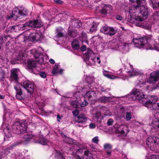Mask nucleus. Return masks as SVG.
<instances>
[{
  "instance_id": "nucleus-1",
  "label": "nucleus",
  "mask_w": 159,
  "mask_h": 159,
  "mask_svg": "<svg viewBox=\"0 0 159 159\" xmlns=\"http://www.w3.org/2000/svg\"><path fill=\"white\" fill-rule=\"evenodd\" d=\"M137 5H134L129 10L130 15L133 14L138 10L139 11V15L135 17V19L138 21H142L146 19L148 17V11L147 7L145 5V0H137Z\"/></svg>"
},
{
  "instance_id": "nucleus-2",
  "label": "nucleus",
  "mask_w": 159,
  "mask_h": 159,
  "mask_svg": "<svg viewBox=\"0 0 159 159\" xmlns=\"http://www.w3.org/2000/svg\"><path fill=\"white\" fill-rule=\"evenodd\" d=\"M128 98L132 99H157L156 96L147 95H145L144 93L141 90L136 88L133 89L128 95L124 96L116 97L110 96L107 97H104L103 99H109L112 98Z\"/></svg>"
},
{
  "instance_id": "nucleus-3",
  "label": "nucleus",
  "mask_w": 159,
  "mask_h": 159,
  "mask_svg": "<svg viewBox=\"0 0 159 159\" xmlns=\"http://www.w3.org/2000/svg\"><path fill=\"white\" fill-rule=\"evenodd\" d=\"M153 42H154V40L152 39V37L148 39L145 37H138L133 39L134 47L139 48L151 49Z\"/></svg>"
},
{
  "instance_id": "nucleus-4",
  "label": "nucleus",
  "mask_w": 159,
  "mask_h": 159,
  "mask_svg": "<svg viewBox=\"0 0 159 159\" xmlns=\"http://www.w3.org/2000/svg\"><path fill=\"white\" fill-rule=\"evenodd\" d=\"M139 101V102L142 104L143 106H144L148 108H149L151 110H153L154 109V106L155 107V105H157V106L159 108V103H157L155 104L156 102V100H152V101H151V100H138ZM154 116L155 119H154L152 122V127L155 129L159 128V111L157 112L155 115Z\"/></svg>"
},
{
  "instance_id": "nucleus-5",
  "label": "nucleus",
  "mask_w": 159,
  "mask_h": 159,
  "mask_svg": "<svg viewBox=\"0 0 159 159\" xmlns=\"http://www.w3.org/2000/svg\"><path fill=\"white\" fill-rule=\"evenodd\" d=\"M20 71L18 69H13L11 71V75L10 77V80L16 84L14 86V88L16 91V97L17 99H22L20 96L22 94V91L20 87V84L18 81V74Z\"/></svg>"
},
{
  "instance_id": "nucleus-6",
  "label": "nucleus",
  "mask_w": 159,
  "mask_h": 159,
  "mask_svg": "<svg viewBox=\"0 0 159 159\" xmlns=\"http://www.w3.org/2000/svg\"><path fill=\"white\" fill-rule=\"evenodd\" d=\"M41 50H43L41 47H39L38 50L34 49L30 51L31 54H33L36 59V61L40 64H43L46 61L47 56L45 54L42 53Z\"/></svg>"
},
{
  "instance_id": "nucleus-7",
  "label": "nucleus",
  "mask_w": 159,
  "mask_h": 159,
  "mask_svg": "<svg viewBox=\"0 0 159 159\" xmlns=\"http://www.w3.org/2000/svg\"><path fill=\"white\" fill-rule=\"evenodd\" d=\"M13 133L17 134L24 133L26 132V124L21 121H16L12 126Z\"/></svg>"
},
{
  "instance_id": "nucleus-8",
  "label": "nucleus",
  "mask_w": 159,
  "mask_h": 159,
  "mask_svg": "<svg viewBox=\"0 0 159 159\" xmlns=\"http://www.w3.org/2000/svg\"><path fill=\"white\" fill-rule=\"evenodd\" d=\"M28 14V11L24 8H20L17 7L14 8L12 11V14L9 18H13L16 20L18 18L20 19Z\"/></svg>"
},
{
  "instance_id": "nucleus-9",
  "label": "nucleus",
  "mask_w": 159,
  "mask_h": 159,
  "mask_svg": "<svg viewBox=\"0 0 159 159\" xmlns=\"http://www.w3.org/2000/svg\"><path fill=\"white\" fill-rule=\"evenodd\" d=\"M97 55L94 54L93 51L89 49L88 50V52L85 53V61L87 64H88V61L90 63V64H93L97 62L98 64L101 63L100 58Z\"/></svg>"
},
{
  "instance_id": "nucleus-10",
  "label": "nucleus",
  "mask_w": 159,
  "mask_h": 159,
  "mask_svg": "<svg viewBox=\"0 0 159 159\" xmlns=\"http://www.w3.org/2000/svg\"><path fill=\"white\" fill-rule=\"evenodd\" d=\"M89 89H92V88H91V87L89 86V85H87L83 87L81 85V87L79 86L77 88V91H80V93L81 95H81H83V92H84V93L86 92V94L84 96V98H90L93 95L94 92L93 91L89 90Z\"/></svg>"
},
{
  "instance_id": "nucleus-11",
  "label": "nucleus",
  "mask_w": 159,
  "mask_h": 159,
  "mask_svg": "<svg viewBox=\"0 0 159 159\" xmlns=\"http://www.w3.org/2000/svg\"><path fill=\"white\" fill-rule=\"evenodd\" d=\"M14 55L16 56V57H14L11 61L12 64H15L17 63H19V61H23L27 56L26 52L24 50L19 51L18 52H15Z\"/></svg>"
},
{
  "instance_id": "nucleus-12",
  "label": "nucleus",
  "mask_w": 159,
  "mask_h": 159,
  "mask_svg": "<svg viewBox=\"0 0 159 159\" xmlns=\"http://www.w3.org/2000/svg\"><path fill=\"white\" fill-rule=\"evenodd\" d=\"M43 25L42 23L39 20H31L23 25V30L27 29V27L39 28Z\"/></svg>"
},
{
  "instance_id": "nucleus-13",
  "label": "nucleus",
  "mask_w": 159,
  "mask_h": 159,
  "mask_svg": "<svg viewBox=\"0 0 159 159\" xmlns=\"http://www.w3.org/2000/svg\"><path fill=\"white\" fill-rule=\"evenodd\" d=\"M21 85L25 89L27 92L30 94L33 93L34 89V85L33 82L26 80L23 82H22Z\"/></svg>"
},
{
  "instance_id": "nucleus-14",
  "label": "nucleus",
  "mask_w": 159,
  "mask_h": 159,
  "mask_svg": "<svg viewBox=\"0 0 159 159\" xmlns=\"http://www.w3.org/2000/svg\"><path fill=\"white\" fill-rule=\"evenodd\" d=\"M28 39L26 40V42L29 40L32 41H37L41 40V39L43 38V36L40 32H38L36 33H31L28 37Z\"/></svg>"
},
{
  "instance_id": "nucleus-15",
  "label": "nucleus",
  "mask_w": 159,
  "mask_h": 159,
  "mask_svg": "<svg viewBox=\"0 0 159 159\" xmlns=\"http://www.w3.org/2000/svg\"><path fill=\"white\" fill-rule=\"evenodd\" d=\"M100 31L102 33L109 35H113L116 33V30L113 28L106 26L102 27L100 29Z\"/></svg>"
},
{
  "instance_id": "nucleus-16",
  "label": "nucleus",
  "mask_w": 159,
  "mask_h": 159,
  "mask_svg": "<svg viewBox=\"0 0 159 159\" xmlns=\"http://www.w3.org/2000/svg\"><path fill=\"white\" fill-rule=\"evenodd\" d=\"M124 72H125L127 73L128 76L129 77H132L134 76L139 75L140 73L136 70H134L133 66L130 65H129L127 68H125L123 71Z\"/></svg>"
},
{
  "instance_id": "nucleus-17",
  "label": "nucleus",
  "mask_w": 159,
  "mask_h": 159,
  "mask_svg": "<svg viewBox=\"0 0 159 159\" xmlns=\"http://www.w3.org/2000/svg\"><path fill=\"white\" fill-rule=\"evenodd\" d=\"M157 141L155 140L152 137L150 136L147 139L146 141V144L148 148H150L151 150L153 151L156 149L155 148V146L156 145Z\"/></svg>"
},
{
  "instance_id": "nucleus-18",
  "label": "nucleus",
  "mask_w": 159,
  "mask_h": 159,
  "mask_svg": "<svg viewBox=\"0 0 159 159\" xmlns=\"http://www.w3.org/2000/svg\"><path fill=\"white\" fill-rule=\"evenodd\" d=\"M159 78V70L152 72L151 73L149 80L147 81L149 83H154L157 81Z\"/></svg>"
},
{
  "instance_id": "nucleus-19",
  "label": "nucleus",
  "mask_w": 159,
  "mask_h": 159,
  "mask_svg": "<svg viewBox=\"0 0 159 159\" xmlns=\"http://www.w3.org/2000/svg\"><path fill=\"white\" fill-rule=\"evenodd\" d=\"M112 11V8L111 5H105L100 10V12L102 14L107 15L111 14Z\"/></svg>"
},
{
  "instance_id": "nucleus-20",
  "label": "nucleus",
  "mask_w": 159,
  "mask_h": 159,
  "mask_svg": "<svg viewBox=\"0 0 159 159\" xmlns=\"http://www.w3.org/2000/svg\"><path fill=\"white\" fill-rule=\"evenodd\" d=\"M80 93V91H77V92L75 93L74 94H72L70 93H67L63 96L62 98L79 99L80 98V96L81 95Z\"/></svg>"
},
{
  "instance_id": "nucleus-21",
  "label": "nucleus",
  "mask_w": 159,
  "mask_h": 159,
  "mask_svg": "<svg viewBox=\"0 0 159 159\" xmlns=\"http://www.w3.org/2000/svg\"><path fill=\"white\" fill-rule=\"evenodd\" d=\"M3 132L5 134V136L4 138L5 140H9V138L12 136V134H13V133L11 132L8 126H7L6 128L4 129Z\"/></svg>"
},
{
  "instance_id": "nucleus-22",
  "label": "nucleus",
  "mask_w": 159,
  "mask_h": 159,
  "mask_svg": "<svg viewBox=\"0 0 159 159\" xmlns=\"http://www.w3.org/2000/svg\"><path fill=\"white\" fill-rule=\"evenodd\" d=\"M25 62L27 63V67L28 70H33L36 66V63L34 60L29 59L25 60Z\"/></svg>"
},
{
  "instance_id": "nucleus-23",
  "label": "nucleus",
  "mask_w": 159,
  "mask_h": 159,
  "mask_svg": "<svg viewBox=\"0 0 159 159\" xmlns=\"http://www.w3.org/2000/svg\"><path fill=\"white\" fill-rule=\"evenodd\" d=\"M139 22L136 23V25L137 26L141 27L148 30H150L151 28V25L148 22H144L143 23L139 21Z\"/></svg>"
},
{
  "instance_id": "nucleus-24",
  "label": "nucleus",
  "mask_w": 159,
  "mask_h": 159,
  "mask_svg": "<svg viewBox=\"0 0 159 159\" xmlns=\"http://www.w3.org/2000/svg\"><path fill=\"white\" fill-rule=\"evenodd\" d=\"M87 117L83 114H80L77 117H75V120L77 123H83L87 121Z\"/></svg>"
},
{
  "instance_id": "nucleus-25",
  "label": "nucleus",
  "mask_w": 159,
  "mask_h": 159,
  "mask_svg": "<svg viewBox=\"0 0 159 159\" xmlns=\"http://www.w3.org/2000/svg\"><path fill=\"white\" fill-rule=\"evenodd\" d=\"M51 156H55V158L57 159H64L65 157L64 153H61L60 151L56 150H55L54 153L52 154Z\"/></svg>"
},
{
  "instance_id": "nucleus-26",
  "label": "nucleus",
  "mask_w": 159,
  "mask_h": 159,
  "mask_svg": "<svg viewBox=\"0 0 159 159\" xmlns=\"http://www.w3.org/2000/svg\"><path fill=\"white\" fill-rule=\"evenodd\" d=\"M119 49L124 52H127L129 51V44L125 43H122L119 46Z\"/></svg>"
},
{
  "instance_id": "nucleus-27",
  "label": "nucleus",
  "mask_w": 159,
  "mask_h": 159,
  "mask_svg": "<svg viewBox=\"0 0 159 159\" xmlns=\"http://www.w3.org/2000/svg\"><path fill=\"white\" fill-rule=\"evenodd\" d=\"M7 112L5 111V114H4L3 117V121L4 122L7 121V122H9L11 120V116H12V113L9 111L7 110L6 111Z\"/></svg>"
},
{
  "instance_id": "nucleus-28",
  "label": "nucleus",
  "mask_w": 159,
  "mask_h": 159,
  "mask_svg": "<svg viewBox=\"0 0 159 159\" xmlns=\"http://www.w3.org/2000/svg\"><path fill=\"white\" fill-rule=\"evenodd\" d=\"M89 151L85 148H80L78 149L75 153L79 158L80 157V156L83 153L85 154L86 152H88Z\"/></svg>"
},
{
  "instance_id": "nucleus-29",
  "label": "nucleus",
  "mask_w": 159,
  "mask_h": 159,
  "mask_svg": "<svg viewBox=\"0 0 159 159\" xmlns=\"http://www.w3.org/2000/svg\"><path fill=\"white\" fill-rule=\"evenodd\" d=\"M63 71V70L61 69L58 70V65L56 64L54 66V67L52 70V73L53 74H62Z\"/></svg>"
},
{
  "instance_id": "nucleus-30",
  "label": "nucleus",
  "mask_w": 159,
  "mask_h": 159,
  "mask_svg": "<svg viewBox=\"0 0 159 159\" xmlns=\"http://www.w3.org/2000/svg\"><path fill=\"white\" fill-rule=\"evenodd\" d=\"M127 128V126L124 125H122L120 126L117 129L119 133L123 134H125V130Z\"/></svg>"
},
{
  "instance_id": "nucleus-31",
  "label": "nucleus",
  "mask_w": 159,
  "mask_h": 159,
  "mask_svg": "<svg viewBox=\"0 0 159 159\" xmlns=\"http://www.w3.org/2000/svg\"><path fill=\"white\" fill-rule=\"evenodd\" d=\"M65 30L61 27H59L56 29L57 36L58 37H61L63 36Z\"/></svg>"
},
{
  "instance_id": "nucleus-32",
  "label": "nucleus",
  "mask_w": 159,
  "mask_h": 159,
  "mask_svg": "<svg viewBox=\"0 0 159 159\" xmlns=\"http://www.w3.org/2000/svg\"><path fill=\"white\" fill-rule=\"evenodd\" d=\"M68 34L70 37L75 38L77 35L78 33L76 30H69L68 31Z\"/></svg>"
},
{
  "instance_id": "nucleus-33",
  "label": "nucleus",
  "mask_w": 159,
  "mask_h": 159,
  "mask_svg": "<svg viewBox=\"0 0 159 159\" xmlns=\"http://www.w3.org/2000/svg\"><path fill=\"white\" fill-rule=\"evenodd\" d=\"M150 2H151L152 5L154 9L159 7V0H149Z\"/></svg>"
},
{
  "instance_id": "nucleus-34",
  "label": "nucleus",
  "mask_w": 159,
  "mask_h": 159,
  "mask_svg": "<svg viewBox=\"0 0 159 159\" xmlns=\"http://www.w3.org/2000/svg\"><path fill=\"white\" fill-rule=\"evenodd\" d=\"M89 152H86L85 154H84L81 158L80 157L79 158L80 159H92L93 156Z\"/></svg>"
},
{
  "instance_id": "nucleus-35",
  "label": "nucleus",
  "mask_w": 159,
  "mask_h": 159,
  "mask_svg": "<svg viewBox=\"0 0 159 159\" xmlns=\"http://www.w3.org/2000/svg\"><path fill=\"white\" fill-rule=\"evenodd\" d=\"M97 25L95 23L93 22L89 30V32L93 33L96 32L97 30Z\"/></svg>"
},
{
  "instance_id": "nucleus-36",
  "label": "nucleus",
  "mask_w": 159,
  "mask_h": 159,
  "mask_svg": "<svg viewBox=\"0 0 159 159\" xmlns=\"http://www.w3.org/2000/svg\"><path fill=\"white\" fill-rule=\"evenodd\" d=\"M80 39L82 43L84 42H87V36L85 33H82L80 36Z\"/></svg>"
},
{
  "instance_id": "nucleus-37",
  "label": "nucleus",
  "mask_w": 159,
  "mask_h": 159,
  "mask_svg": "<svg viewBox=\"0 0 159 159\" xmlns=\"http://www.w3.org/2000/svg\"><path fill=\"white\" fill-rule=\"evenodd\" d=\"M94 77L92 76H87L86 80L88 84H92L94 80Z\"/></svg>"
},
{
  "instance_id": "nucleus-38",
  "label": "nucleus",
  "mask_w": 159,
  "mask_h": 159,
  "mask_svg": "<svg viewBox=\"0 0 159 159\" xmlns=\"http://www.w3.org/2000/svg\"><path fill=\"white\" fill-rule=\"evenodd\" d=\"M152 43L151 50H155L159 51V43H157L154 41V42Z\"/></svg>"
},
{
  "instance_id": "nucleus-39",
  "label": "nucleus",
  "mask_w": 159,
  "mask_h": 159,
  "mask_svg": "<svg viewBox=\"0 0 159 159\" xmlns=\"http://www.w3.org/2000/svg\"><path fill=\"white\" fill-rule=\"evenodd\" d=\"M70 104L74 108H78L80 105V104L77 101V100H72L70 102Z\"/></svg>"
},
{
  "instance_id": "nucleus-40",
  "label": "nucleus",
  "mask_w": 159,
  "mask_h": 159,
  "mask_svg": "<svg viewBox=\"0 0 159 159\" xmlns=\"http://www.w3.org/2000/svg\"><path fill=\"white\" fill-rule=\"evenodd\" d=\"M5 78V72L3 68L0 67V81L3 80Z\"/></svg>"
},
{
  "instance_id": "nucleus-41",
  "label": "nucleus",
  "mask_w": 159,
  "mask_h": 159,
  "mask_svg": "<svg viewBox=\"0 0 159 159\" xmlns=\"http://www.w3.org/2000/svg\"><path fill=\"white\" fill-rule=\"evenodd\" d=\"M32 136L31 135H25L23 137L24 141L26 143L27 142L32 139Z\"/></svg>"
},
{
  "instance_id": "nucleus-42",
  "label": "nucleus",
  "mask_w": 159,
  "mask_h": 159,
  "mask_svg": "<svg viewBox=\"0 0 159 159\" xmlns=\"http://www.w3.org/2000/svg\"><path fill=\"white\" fill-rule=\"evenodd\" d=\"M72 24H74V27L77 28H80V26L81 25V23L79 20L75 21H73Z\"/></svg>"
},
{
  "instance_id": "nucleus-43",
  "label": "nucleus",
  "mask_w": 159,
  "mask_h": 159,
  "mask_svg": "<svg viewBox=\"0 0 159 159\" xmlns=\"http://www.w3.org/2000/svg\"><path fill=\"white\" fill-rule=\"evenodd\" d=\"M64 141L66 143L70 144H72L74 143L73 140L72 139L67 137H65Z\"/></svg>"
},
{
  "instance_id": "nucleus-44",
  "label": "nucleus",
  "mask_w": 159,
  "mask_h": 159,
  "mask_svg": "<svg viewBox=\"0 0 159 159\" xmlns=\"http://www.w3.org/2000/svg\"><path fill=\"white\" fill-rule=\"evenodd\" d=\"M72 47L75 49H77L79 48V46L78 44V42L76 40H74L72 43Z\"/></svg>"
},
{
  "instance_id": "nucleus-45",
  "label": "nucleus",
  "mask_w": 159,
  "mask_h": 159,
  "mask_svg": "<svg viewBox=\"0 0 159 159\" xmlns=\"http://www.w3.org/2000/svg\"><path fill=\"white\" fill-rule=\"evenodd\" d=\"M39 141L40 143L43 145H46L48 143L47 140L43 138H40Z\"/></svg>"
},
{
  "instance_id": "nucleus-46",
  "label": "nucleus",
  "mask_w": 159,
  "mask_h": 159,
  "mask_svg": "<svg viewBox=\"0 0 159 159\" xmlns=\"http://www.w3.org/2000/svg\"><path fill=\"white\" fill-rule=\"evenodd\" d=\"M156 155L154 154H149L146 156V159H156Z\"/></svg>"
},
{
  "instance_id": "nucleus-47",
  "label": "nucleus",
  "mask_w": 159,
  "mask_h": 159,
  "mask_svg": "<svg viewBox=\"0 0 159 159\" xmlns=\"http://www.w3.org/2000/svg\"><path fill=\"white\" fill-rule=\"evenodd\" d=\"M132 118L131 113L130 112H126V119L127 120H129Z\"/></svg>"
},
{
  "instance_id": "nucleus-48",
  "label": "nucleus",
  "mask_w": 159,
  "mask_h": 159,
  "mask_svg": "<svg viewBox=\"0 0 159 159\" xmlns=\"http://www.w3.org/2000/svg\"><path fill=\"white\" fill-rule=\"evenodd\" d=\"M146 80H144L143 79H141L140 81H139L138 83V84L139 85H141L140 86V87H142V85H144L146 83Z\"/></svg>"
},
{
  "instance_id": "nucleus-49",
  "label": "nucleus",
  "mask_w": 159,
  "mask_h": 159,
  "mask_svg": "<svg viewBox=\"0 0 159 159\" xmlns=\"http://www.w3.org/2000/svg\"><path fill=\"white\" fill-rule=\"evenodd\" d=\"M150 87L149 86H148L147 87V89L148 90H150ZM159 89V82H158V83L157 84L156 86L154 87L152 89H150L151 91H152L153 89Z\"/></svg>"
},
{
  "instance_id": "nucleus-50",
  "label": "nucleus",
  "mask_w": 159,
  "mask_h": 159,
  "mask_svg": "<svg viewBox=\"0 0 159 159\" xmlns=\"http://www.w3.org/2000/svg\"><path fill=\"white\" fill-rule=\"evenodd\" d=\"M92 141V142L93 143L96 144H98L99 141L98 139V136L94 137L93 138V139Z\"/></svg>"
},
{
  "instance_id": "nucleus-51",
  "label": "nucleus",
  "mask_w": 159,
  "mask_h": 159,
  "mask_svg": "<svg viewBox=\"0 0 159 159\" xmlns=\"http://www.w3.org/2000/svg\"><path fill=\"white\" fill-rule=\"evenodd\" d=\"M113 122V120L111 119H108L107 121V125L108 126H110L112 125Z\"/></svg>"
},
{
  "instance_id": "nucleus-52",
  "label": "nucleus",
  "mask_w": 159,
  "mask_h": 159,
  "mask_svg": "<svg viewBox=\"0 0 159 159\" xmlns=\"http://www.w3.org/2000/svg\"><path fill=\"white\" fill-rule=\"evenodd\" d=\"M101 116V113L100 112H98L96 113L94 115V117L96 119H97L99 118Z\"/></svg>"
},
{
  "instance_id": "nucleus-53",
  "label": "nucleus",
  "mask_w": 159,
  "mask_h": 159,
  "mask_svg": "<svg viewBox=\"0 0 159 159\" xmlns=\"http://www.w3.org/2000/svg\"><path fill=\"white\" fill-rule=\"evenodd\" d=\"M88 104V102L86 100H84V101L81 103L80 106L81 107H83L86 106Z\"/></svg>"
},
{
  "instance_id": "nucleus-54",
  "label": "nucleus",
  "mask_w": 159,
  "mask_h": 159,
  "mask_svg": "<svg viewBox=\"0 0 159 159\" xmlns=\"http://www.w3.org/2000/svg\"><path fill=\"white\" fill-rule=\"evenodd\" d=\"M101 90L102 92L108 93L109 91H110V89L109 88L106 89L102 87L101 88Z\"/></svg>"
},
{
  "instance_id": "nucleus-55",
  "label": "nucleus",
  "mask_w": 159,
  "mask_h": 159,
  "mask_svg": "<svg viewBox=\"0 0 159 159\" xmlns=\"http://www.w3.org/2000/svg\"><path fill=\"white\" fill-rule=\"evenodd\" d=\"M39 75L40 76L43 78H45L46 77V73L43 72H41L39 73Z\"/></svg>"
},
{
  "instance_id": "nucleus-56",
  "label": "nucleus",
  "mask_w": 159,
  "mask_h": 159,
  "mask_svg": "<svg viewBox=\"0 0 159 159\" xmlns=\"http://www.w3.org/2000/svg\"><path fill=\"white\" fill-rule=\"evenodd\" d=\"M79 113V112L78 110L76 109L75 110L72 111L73 114L75 117H77L76 116L78 115Z\"/></svg>"
},
{
  "instance_id": "nucleus-57",
  "label": "nucleus",
  "mask_w": 159,
  "mask_h": 159,
  "mask_svg": "<svg viewBox=\"0 0 159 159\" xmlns=\"http://www.w3.org/2000/svg\"><path fill=\"white\" fill-rule=\"evenodd\" d=\"M7 36L6 35L4 36L3 38L2 37H1L0 38V44H1L2 43V42L3 40H6V39H7Z\"/></svg>"
},
{
  "instance_id": "nucleus-58",
  "label": "nucleus",
  "mask_w": 159,
  "mask_h": 159,
  "mask_svg": "<svg viewBox=\"0 0 159 159\" xmlns=\"http://www.w3.org/2000/svg\"><path fill=\"white\" fill-rule=\"evenodd\" d=\"M104 148L105 149H109L111 148V145L109 144H106L104 146Z\"/></svg>"
},
{
  "instance_id": "nucleus-59",
  "label": "nucleus",
  "mask_w": 159,
  "mask_h": 159,
  "mask_svg": "<svg viewBox=\"0 0 159 159\" xmlns=\"http://www.w3.org/2000/svg\"><path fill=\"white\" fill-rule=\"evenodd\" d=\"M107 78H109L111 79H114L116 78V77L112 75L109 74L108 75Z\"/></svg>"
},
{
  "instance_id": "nucleus-60",
  "label": "nucleus",
  "mask_w": 159,
  "mask_h": 159,
  "mask_svg": "<svg viewBox=\"0 0 159 159\" xmlns=\"http://www.w3.org/2000/svg\"><path fill=\"white\" fill-rule=\"evenodd\" d=\"M116 18L117 20H123V18L119 15H117L116 16Z\"/></svg>"
},
{
  "instance_id": "nucleus-61",
  "label": "nucleus",
  "mask_w": 159,
  "mask_h": 159,
  "mask_svg": "<svg viewBox=\"0 0 159 159\" xmlns=\"http://www.w3.org/2000/svg\"><path fill=\"white\" fill-rule=\"evenodd\" d=\"M54 2L58 4H62L63 3V2L61 0H54Z\"/></svg>"
},
{
  "instance_id": "nucleus-62",
  "label": "nucleus",
  "mask_w": 159,
  "mask_h": 159,
  "mask_svg": "<svg viewBox=\"0 0 159 159\" xmlns=\"http://www.w3.org/2000/svg\"><path fill=\"white\" fill-rule=\"evenodd\" d=\"M89 128L91 129L94 128L95 127V125L94 123H90L89 124Z\"/></svg>"
},
{
  "instance_id": "nucleus-63",
  "label": "nucleus",
  "mask_w": 159,
  "mask_h": 159,
  "mask_svg": "<svg viewBox=\"0 0 159 159\" xmlns=\"http://www.w3.org/2000/svg\"><path fill=\"white\" fill-rule=\"evenodd\" d=\"M109 72V71H104L103 72V75L106 77H107V76L108 75H109V74H108L107 73V72Z\"/></svg>"
},
{
  "instance_id": "nucleus-64",
  "label": "nucleus",
  "mask_w": 159,
  "mask_h": 159,
  "mask_svg": "<svg viewBox=\"0 0 159 159\" xmlns=\"http://www.w3.org/2000/svg\"><path fill=\"white\" fill-rule=\"evenodd\" d=\"M80 49L82 51H84L86 50V47L85 46H83Z\"/></svg>"
}]
</instances>
